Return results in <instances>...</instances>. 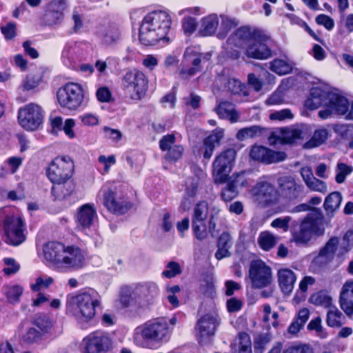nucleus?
<instances>
[{
  "label": "nucleus",
  "instance_id": "47",
  "mask_svg": "<svg viewBox=\"0 0 353 353\" xmlns=\"http://www.w3.org/2000/svg\"><path fill=\"white\" fill-rule=\"evenodd\" d=\"M23 289L19 285H15L9 288L7 292V299L11 303H16L20 301Z\"/></svg>",
  "mask_w": 353,
  "mask_h": 353
},
{
  "label": "nucleus",
  "instance_id": "49",
  "mask_svg": "<svg viewBox=\"0 0 353 353\" xmlns=\"http://www.w3.org/2000/svg\"><path fill=\"white\" fill-rule=\"evenodd\" d=\"M269 342L267 335L260 334L254 338V353H263L265 349V345Z\"/></svg>",
  "mask_w": 353,
  "mask_h": 353
},
{
  "label": "nucleus",
  "instance_id": "38",
  "mask_svg": "<svg viewBox=\"0 0 353 353\" xmlns=\"http://www.w3.org/2000/svg\"><path fill=\"white\" fill-rule=\"evenodd\" d=\"M200 179L197 176H190L187 179L185 187V194L187 196L195 198L200 187Z\"/></svg>",
  "mask_w": 353,
  "mask_h": 353
},
{
  "label": "nucleus",
  "instance_id": "54",
  "mask_svg": "<svg viewBox=\"0 0 353 353\" xmlns=\"http://www.w3.org/2000/svg\"><path fill=\"white\" fill-rule=\"evenodd\" d=\"M3 262L6 265L8 266L3 269V272L6 275L14 274L20 269L19 264L13 258H4Z\"/></svg>",
  "mask_w": 353,
  "mask_h": 353
},
{
  "label": "nucleus",
  "instance_id": "39",
  "mask_svg": "<svg viewBox=\"0 0 353 353\" xmlns=\"http://www.w3.org/2000/svg\"><path fill=\"white\" fill-rule=\"evenodd\" d=\"M343 314L337 308L330 310L327 314L326 322L329 327H339L343 325Z\"/></svg>",
  "mask_w": 353,
  "mask_h": 353
},
{
  "label": "nucleus",
  "instance_id": "58",
  "mask_svg": "<svg viewBox=\"0 0 353 353\" xmlns=\"http://www.w3.org/2000/svg\"><path fill=\"white\" fill-rule=\"evenodd\" d=\"M64 12L56 10H46V16L50 24L60 23L64 18Z\"/></svg>",
  "mask_w": 353,
  "mask_h": 353
},
{
  "label": "nucleus",
  "instance_id": "6",
  "mask_svg": "<svg viewBox=\"0 0 353 353\" xmlns=\"http://www.w3.org/2000/svg\"><path fill=\"white\" fill-rule=\"evenodd\" d=\"M52 327V321L48 314L37 313L30 319V326L23 334L22 340L28 345L40 344L51 332Z\"/></svg>",
  "mask_w": 353,
  "mask_h": 353
},
{
  "label": "nucleus",
  "instance_id": "13",
  "mask_svg": "<svg viewBox=\"0 0 353 353\" xmlns=\"http://www.w3.org/2000/svg\"><path fill=\"white\" fill-rule=\"evenodd\" d=\"M83 353H108L112 348V340L107 332L96 330L83 339Z\"/></svg>",
  "mask_w": 353,
  "mask_h": 353
},
{
  "label": "nucleus",
  "instance_id": "44",
  "mask_svg": "<svg viewBox=\"0 0 353 353\" xmlns=\"http://www.w3.org/2000/svg\"><path fill=\"white\" fill-rule=\"evenodd\" d=\"M43 81V77L40 74H31L26 77L23 82L24 89L31 90L39 85Z\"/></svg>",
  "mask_w": 353,
  "mask_h": 353
},
{
  "label": "nucleus",
  "instance_id": "34",
  "mask_svg": "<svg viewBox=\"0 0 353 353\" xmlns=\"http://www.w3.org/2000/svg\"><path fill=\"white\" fill-rule=\"evenodd\" d=\"M133 290V295L135 299L148 303L150 298L153 297V290L151 286L148 284H138Z\"/></svg>",
  "mask_w": 353,
  "mask_h": 353
},
{
  "label": "nucleus",
  "instance_id": "43",
  "mask_svg": "<svg viewBox=\"0 0 353 353\" xmlns=\"http://www.w3.org/2000/svg\"><path fill=\"white\" fill-rule=\"evenodd\" d=\"M183 148L181 145H174L167 150L165 159L169 162H176L182 157Z\"/></svg>",
  "mask_w": 353,
  "mask_h": 353
},
{
  "label": "nucleus",
  "instance_id": "7",
  "mask_svg": "<svg viewBox=\"0 0 353 353\" xmlns=\"http://www.w3.org/2000/svg\"><path fill=\"white\" fill-rule=\"evenodd\" d=\"M123 89L132 92V100L141 101L145 96L148 90V79L145 73L137 68L128 70L121 79Z\"/></svg>",
  "mask_w": 353,
  "mask_h": 353
},
{
  "label": "nucleus",
  "instance_id": "12",
  "mask_svg": "<svg viewBox=\"0 0 353 353\" xmlns=\"http://www.w3.org/2000/svg\"><path fill=\"white\" fill-rule=\"evenodd\" d=\"M279 199L292 202L301 200L305 195L303 185L291 175L279 176L276 180Z\"/></svg>",
  "mask_w": 353,
  "mask_h": 353
},
{
  "label": "nucleus",
  "instance_id": "56",
  "mask_svg": "<svg viewBox=\"0 0 353 353\" xmlns=\"http://www.w3.org/2000/svg\"><path fill=\"white\" fill-rule=\"evenodd\" d=\"M178 86L173 85L169 92L161 97L160 101L162 103H170L171 108H174L176 102Z\"/></svg>",
  "mask_w": 353,
  "mask_h": 353
},
{
  "label": "nucleus",
  "instance_id": "31",
  "mask_svg": "<svg viewBox=\"0 0 353 353\" xmlns=\"http://www.w3.org/2000/svg\"><path fill=\"white\" fill-rule=\"evenodd\" d=\"M219 26V19L216 14H210L201 20V34L203 37L211 36L216 32Z\"/></svg>",
  "mask_w": 353,
  "mask_h": 353
},
{
  "label": "nucleus",
  "instance_id": "46",
  "mask_svg": "<svg viewBox=\"0 0 353 353\" xmlns=\"http://www.w3.org/2000/svg\"><path fill=\"white\" fill-rule=\"evenodd\" d=\"M327 131L325 129H319L314 131L309 143L312 147H317L323 144L327 139Z\"/></svg>",
  "mask_w": 353,
  "mask_h": 353
},
{
  "label": "nucleus",
  "instance_id": "8",
  "mask_svg": "<svg viewBox=\"0 0 353 353\" xmlns=\"http://www.w3.org/2000/svg\"><path fill=\"white\" fill-rule=\"evenodd\" d=\"M236 157V151L233 148L225 149L216 156L212 165V177L215 183L222 184L228 181Z\"/></svg>",
  "mask_w": 353,
  "mask_h": 353
},
{
  "label": "nucleus",
  "instance_id": "57",
  "mask_svg": "<svg viewBox=\"0 0 353 353\" xmlns=\"http://www.w3.org/2000/svg\"><path fill=\"white\" fill-rule=\"evenodd\" d=\"M288 16L291 20H296V22L298 24H300L301 23V26L314 40L321 43L323 42V39H321L319 37H318L316 34V33L311 29V28L307 25V23L305 21L301 20L299 17H296L294 14H289Z\"/></svg>",
  "mask_w": 353,
  "mask_h": 353
},
{
  "label": "nucleus",
  "instance_id": "59",
  "mask_svg": "<svg viewBox=\"0 0 353 353\" xmlns=\"http://www.w3.org/2000/svg\"><path fill=\"white\" fill-rule=\"evenodd\" d=\"M243 305V303L241 299L235 297H231L226 302L227 310L230 313L236 312L240 311Z\"/></svg>",
  "mask_w": 353,
  "mask_h": 353
},
{
  "label": "nucleus",
  "instance_id": "2",
  "mask_svg": "<svg viewBox=\"0 0 353 353\" xmlns=\"http://www.w3.org/2000/svg\"><path fill=\"white\" fill-rule=\"evenodd\" d=\"M172 17L165 11L154 10L142 19L139 39L145 46L163 47L172 41Z\"/></svg>",
  "mask_w": 353,
  "mask_h": 353
},
{
  "label": "nucleus",
  "instance_id": "5",
  "mask_svg": "<svg viewBox=\"0 0 353 353\" xmlns=\"http://www.w3.org/2000/svg\"><path fill=\"white\" fill-rule=\"evenodd\" d=\"M135 339L145 348L155 349L167 341L169 325L163 318H156L146 321L137 328Z\"/></svg>",
  "mask_w": 353,
  "mask_h": 353
},
{
  "label": "nucleus",
  "instance_id": "53",
  "mask_svg": "<svg viewBox=\"0 0 353 353\" xmlns=\"http://www.w3.org/2000/svg\"><path fill=\"white\" fill-rule=\"evenodd\" d=\"M96 97L101 103H108L113 100L112 92L106 86L99 88L96 92Z\"/></svg>",
  "mask_w": 353,
  "mask_h": 353
},
{
  "label": "nucleus",
  "instance_id": "4",
  "mask_svg": "<svg viewBox=\"0 0 353 353\" xmlns=\"http://www.w3.org/2000/svg\"><path fill=\"white\" fill-rule=\"evenodd\" d=\"M231 37L245 45V54L249 59L266 60L273 55L268 45L271 37L261 28L242 26L234 30Z\"/></svg>",
  "mask_w": 353,
  "mask_h": 353
},
{
  "label": "nucleus",
  "instance_id": "1",
  "mask_svg": "<svg viewBox=\"0 0 353 353\" xmlns=\"http://www.w3.org/2000/svg\"><path fill=\"white\" fill-rule=\"evenodd\" d=\"M43 254L46 264L58 272H73L85 265L84 254L75 245L65 246L61 242L50 241L43 244Z\"/></svg>",
  "mask_w": 353,
  "mask_h": 353
},
{
  "label": "nucleus",
  "instance_id": "24",
  "mask_svg": "<svg viewBox=\"0 0 353 353\" xmlns=\"http://www.w3.org/2000/svg\"><path fill=\"white\" fill-rule=\"evenodd\" d=\"M339 304L347 316L353 315V281H347L343 284L340 292Z\"/></svg>",
  "mask_w": 353,
  "mask_h": 353
},
{
  "label": "nucleus",
  "instance_id": "36",
  "mask_svg": "<svg viewBox=\"0 0 353 353\" xmlns=\"http://www.w3.org/2000/svg\"><path fill=\"white\" fill-rule=\"evenodd\" d=\"M270 69L279 75L289 74L292 70V68L290 63L280 59H275L271 61Z\"/></svg>",
  "mask_w": 353,
  "mask_h": 353
},
{
  "label": "nucleus",
  "instance_id": "21",
  "mask_svg": "<svg viewBox=\"0 0 353 353\" xmlns=\"http://www.w3.org/2000/svg\"><path fill=\"white\" fill-rule=\"evenodd\" d=\"M254 192L267 205L276 204L280 201L278 187L276 188L269 182H258L254 188Z\"/></svg>",
  "mask_w": 353,
  "mask_h": 353
},
{
  "label": "nucleus",
  "instance_id": "50",
  "mask_svg": "<svg viewBox=\"0 0 353 353\" xmlns=\"http://www.w3.org/2000/svg\"><path fill=\"white\" fill-rule=\"evenodd\" d=\"M1 32L7 41L13 40L17 36V26L13 22H8L1 27Z\"/></svg>",
  "mask_w": 353,
  "mask_h": 353
},
{
  "label": "nucleus",
  "instance_id": "55",
  "mask_svg": "<svg viewBox=\"0 0 353 353\" xmlns=\"http://www.w3.org/2000/svg\"><path fill=\"white\" fill-rule=\"evenodd\" d=\"M197 22L191 17H185L182 21V28L186 35H191L196 29Z\"/></svg>",
  "mask_w": 353,
  "mask_h": 353
},
{
  "label": "nucleus",
  "instance_id": "28",
  "mask_svg": "<svg viewBox=\"0 0 353 353\" xmlns=\"http://www.w3.org/2000/svg\"><path fill=\"white\" fill-rule=\"evenodd\" d=\"M339 244V239L337 236H332L329 239L325 245L320 250L319 255L323 257L327 262L334 260L336 252Z\"/></svg>",
  "mask_w": 353,
  "mask_h": 353
},
{
  "label": "nucleus",
  "instance_id": "22",
  "mask_svg": "<svg viewBox=\"0 0 353 353\" xmlns=\"http://www.w3.org/2000/svg\"><path fill=\"white\" fill-rule=\"evenodd\" d=\"M52 183L50 193L54 201H63L68 199L76 189V183L72 178L60 180Z\"/></svg>",
  "mask_w": 353,
  "mask_h": 353
},
{
  "label": "nucleus",
  "instance_id": "15",
  "mask_svg": "<svg viewBox=\"0 0 353 353\" xmlns=\"http://www.w3.org/2000/svg\"><path fill=\"white\" fill-rule=\"evenodd\" d=\"M249 276L254 288L261 289L272 282V270L262 260L252 261L250 265Z\"/></svg>",
  "mask_w": 353,
  "mask_h": 353
},
{
  "label": "nucleus",
  "instance_id": "62",
  "mask_svg": "<svg viewBox=\"0 0 353 353\" xmlns=\"http://www.w3.org/2000/svg\"><path fill=\"white\" fill-rule=\"evenodd\" d=\"M243 88L244 85L238 79H229L228 81V88L233 94H239L243 90Z\"/></svg>",
  "mask_w": 353,
  "mask_h": 353
},
{
  "label": "nucleus",
  "instance_id": "45",
  "mask_svg": "<svg viewBox=\"0 0 353 353\" xmlns=\"http://www.w3.org/2000/svg\"><path fill=\"white\" fill-rule=\"evenodd\" d=\"M133 290L129 286L122 287L119 295V301L123 307L127 308L131 305Z\"/></svg>",
  "mask_w": 353,
  "mask_h": 353
},
{
  "label": "nucleus",
  "instance_id": "14",
  "mask_svg": "<svg viewBox=\"0 0 353 353\" xmlns=\"http://www.w3.org/2000/svg\"><path fill=\"white\" fill-rule=\"evenodd\" d=\"M3 230L9 245L18 246L25 241V224L20 216L6 215L3 220Z\"/></svg>",
  "mask_w": 353,
  "mask_h": 353
},
{
  "label": "nucleus",
  "instance_id": "23",
  "mask_svg": "<svg viewBox=\"0 0 353 353\" xmlns=\"http://www.w3.org/2000/svg\"><path fill=\"white\" fill-rule=\"evenodd\" d=\"M331 94L332 92L326 91L320 87H313L310 90L305 105L310 110H316L321 106L327 108Z\"/></svg>",
  "mask_w": 353,
  "mask_h": 353
},
{
  "label": "nucleus",
  "instance_id": "61",
  "mask_svg": "<svg viewBox=\"0 0 353 353\" xmlns=\"http://www.w3.org/2000/svg\"><path fill=\"white\" fill-rule=\"evenodd\" d=\"M316 23L318 25L323 26L328 30L333 29L334 26V20L325 14H320L316 17Z\"/></svg>",
  "mask_w": 353,
  "mask_h": 353
},
{
  "label": "nucleus",
  "instance_id": "30",
  "mask_svg": "<svg viewBox=\"0 0 353 353\" xmlns=\"http://www.w3.org/2000/svg\"><path fill=\"white\" fill-rule=\"evenodd\" d=\"M310 310L307 307L300 309L296 319L290 323L288 331L292 334H297L305 325L310 317Z\"/></svg>",
  "mask_w": 353,
  "mask_h": 353
},
{
  "label": "nucleus",
  "instance_id": "51",
  "mask_svg": "<svg viewBox=\"0 0 353 353\" xmlns=\"http://www.w3.org/2000/svg\"><path fill=\"white\" fill-rule=\"evenodd\" d=\"M54 282V279L48 276L44 279L41 276H39L36 279V282L32 284L30 288L33 292H39L41 288H48L50 285Z\"/></svg>",
  "mask_w": 353,
  "mask_h": 353
},
{
  "label": "nucleus",
  "instance_id": "42",
  "mask_svg": "<svg viewBox=\"0 0 353 353\" xmlns=\"http://www.w3.org/2000/svg\"><path fill=\"white\" fill-rule=\"evenodd\" d=\"M182 272L181 268L178 262L170 261L165 265V270L161 273L163 277L172 279Z\"/></svg>",
  "mask_w": 353,
  "mask_h": 353
},
{
  "label": "nucleus",
  "instance_id": "64",
  "mask_svg": "<svg viewBox=\"0 0 353 353\" xmlns=\"http://www.w3.org/2000/svg\"><path fill=\"white\" fill-rule=\"evenodd\" d=\"M224 285L225 288V294L227 296H232L235 291H238L241 288L240 283L233 280L225 281Z\"/></svg>",
  "mask_w": 353,
  "mask_h": 353
},
{
  "label": "nucleus",
  "instance_id": "18",
  "mask_svg": "<svg viewBox=\"0 0 353 353\" xmlns=\"http://www.w3.org/2000/svg\"><path fill=\"white\" fill-rule=\"evenodd\" d=\"M349 108L350 101L347 97L341 94L332 92L327 108L321 110L318 115L322 119H326L332 115L345 117Z\"/></svg>",
  "mask_w": 353,
  "mask_h": 353
},
{
  "label": "nucleus",
  "instance_id": "35",
  "mask_svg": "<svg viewBox=\"0 0 353 353\" xmlns=\"http://www.w3.org/2000/svg\"><path fill=\"white\" fill-rule=\"evenodd\" d=\"M264 130V128L258 125L246 127L241 128L238 131L236 137L240 141H243L248 139H252L261 136Z\"/></svg>",
  "mask_w": 353,
  "mask_h": 353
},
{
  "label": "nucleus",
  "instance_id": "10",
  "mask_svg": "<svg viewBox=\"0 0 353 353\" xmlns=\"http://www.w3.org/2000/svg\"><path fill=\"white\" fill-rule=\"evenodd\" d=\"M45 111L38 104L30 103L18 110L17 119L19 124L26 131H35L43 124Z\"/></svg>",
  "mask_w": 353,
  "mask_h": 353
},
{
  "label": "nucleus",
  "instance_id": "20",
  "mask_svg": "<svg viewBox=\"0 0 353 353\" xmlns=\"http://www.w3.org/2000/svg\"><path fill=\"white\" fill-rule=\"evenodd\" d=\"M218 325L216 318L210 314H205L198 320V343L201 345L210 342Z\"/></svg>",
  "mask_w": 353,
  "mask_h": 353
},
{
  "label": "nucleus",
  "instance_id": "60",
  "mask_svg": "<svg viewBox=\"0 0 353 353\" xmlns=\"http://www.w3.org/2000/svg\"><path fill=\"white\" fill-rule=\"evenodd\" d=\"M176 137L174 134L163 136L159 141V148L162 151H166L174 145Z\"/></svg>",
  "mask_w": 353,
  "mask_h": 353
},
{
  "label": "nucleus",
  "instance_id": "3",
  "mask_svg": "<svg viewBox=\"0 0 353 353\" xmlns=\"http://www.w3.org/2000/svg\"><path fill=\"white\" fill-rule=\"evenodd\" d=\"M102 309L101 296L94 290L67 296L65 313L73 317L82 328L94 325L97 312Z\"/></svg>",
  "mask_w": 353,
  "mask_h": 353
},
{
  "label": "nucleus",
  "instance_id": "25",
  "mask_svg": "<svg viewBox=\"0 0 353 353\" xmlns=\"http://www.w3.org/2000/svg\"><path fill=\"white\" fill-rule=\"evenodd\" d=\"M97 216V212L94 205L85 203L78 209L77 214V223L78 227L82 229H89L94 223V219Z\"/></svg>",
  "mask_w": 353,
  "mask_h": 353
},
{
  "label": "nucleus",
  "instance_id": "27",
  "mask_svg": "<svg viewBox=\"0 0 353 353\" xmlns=\"http://www.w3.org/2000/svg\"><path fill=\"white\" fill-rule=\"evenodd\" d=\"M223 138V132L221 130H214L203 141L204 151L203 157L205 159L209 160L212 157L214 149L219 146L222 139Z\"/></svg>",
  "mask_w": 353,
  "mask_h": 353
},
{
  "label": "nucleus",
  "instance_id": "52",
  "mask_svg": "<svg viewBox=\"0 0 353 353\" xmlns=\"http://www.w3.org/2000/svg\"><path fill=\"white\" fill-rule=\"evenodd\" d=\"M313 349L309 344L290 345L285 347L282 353H313Z\"/></svg>",
  "mask_w": 353,
  "mask_h": 353
},
{
  "label": "nucleus",
  "instance_id": "40",
  "mask_svg": "<svg viewBox=\"0 0 353 353\" xmlns=\"http://www.w3.org/2000/svg\"><path fill=\"white\" fill-rule=\"evenodd\" d=\"M238 353H252V343L250 335L245 332L239 333Z\"/></svg>",
  "mask_w": 353,
  "mask_h": 353
},
{
  "label": "nucleus",
  "instance_id": "19",
  "mask_svg": "<svg viewBox=\"0 0 353 353\" xmlns=\"http://www.w3.org/2000/svg\"><path fill=\"white\" fill-rule=\"evenodd\" d=\"M249 155L252 160L267 165L283 161L287 158L285 152L274 151L265 146L258 145L252 146Z\"/></svg>",
  "mask_w": 353,
  "mask_h": 353
},
{
  "label": "nucleus",
  "instance_id": "48",
  "mask_svg": "<svg viewBox=\"0 0 353 353\" xmlns=\"http://www.w3.org/2000/svg\"><path fill=\"white\" fill-rule=\"evenodd\" d=\"M312 236V233L307 228L305 223L302 221L300 224L299 232L295 236L297 242L306 243L309 242Z\"/></svg>",
  "mask_w": 353,
  "mask_h": 353
},
{
  "label": "nucleus",
  "instance_id": "26",
  "mask_svg": "<svg viewBox=\"0 0 353 353\" xmlns=\"http://www.w3.org/2000/svg\"><path fill=\"white\" fill-rule=\"evenodd\" d=\"M278 283L281 292L285 295H290L294 288L296 281L295 273L289 268H281L279 270Z\"/></svg>",
  "mask_w": 353,
  "mask_h": 353
},
{
  "label": "nucleus",
  "instance_id": "17",
  "mask_svg": "<svg viewBox=\"0 0 353 353\" xmlns=\"http://www.w3.org/2000/svg\"><path fill=\"white\" fill-rule=\"evenodd\" d=\"M103 205L113 214L123 215L133 207V203L125 196H119L117 192L108 188L103 194Z\"/></svg>",
  "mask_w": 353,
  "mask_h": 353
},
{
  "label": "nucleus",
  "instance_id": "11",
  "mask_svg": "<svg viewBox=\"0 0 353 353\" xmlns=\"http://www.w3.org/2000/svg\"><path fill=\"white\" fill-rule=\"evenodd\" d=\"M74 162L68 156H57L46 169L48 179L51 183L72 178L74 172Z\"/></svg>",
  "mask_w": 353,
  "mask_h": 353
},
{
  "label": "nucleus",
  "instance_id": "63",
  "mask_svg": "<svg viewBox=\"0 0 353 353\" xmlns=\"http://www.w3.org/2000/svg\"><path fill=\"white\" fill-rule=\"evenodd\" d=\"M294 114L290 109H283L280 111H276L272 113L270 116L271 119H275L279 121H283L286 119H292Z\"/></svg>",
  "mask_w": 353,
  "mask_h": 353
},
{
  "label": "nucleus",
  "instance_id": "32",
  "mask_svg": "<svg viewBox=\"0 0 353 353\" xmlns=\"http://www.w3.org/2000/svg\"><path fill=\"white\" fill-rule=\"evenodd\" d=\"M257 242L261 250L270 251L276 245L277 239L270 231L265 230L260 232Z\"/></svg>",
  "mask_w": 353,
  "mask_h": 353
},
{
  "label": "nucleus",
  "instance_id": "33",
  "mask_svg": "<svg viewBox=\"0 0 353 353\" xmlns=\"http://www.w3.org/2000/svg\"><path fill=\"white\" fill-rule=\"evenodd\" d=\"M321 214L309 213L303 220L305 223L307 228L312 233L317 236L322 235L324 232V229L321 227V223L319 220V216Z\"/></svg>",
  "mask_w": 353,
  "mask_h": 353
},
{
  "label": "nucleus",
  "instance_id": "16",
  "mask_svg": "<svg viewBox=\"0 0 353 353\" xmlns=\"http://www.w3.org/2000/svg\"><path fill=\"white\" fill-rule=\"evenodd\" d=\"M209 206L206 201L197 202L192 215V228L193 234L199 240L206 236V220L208 215Z\"/></svg>",
  "mask_w": 353,
  "mask_h": 353
},
{
  "label": "nucleus",
  "instance_id": "29",
  "mask_svg": "<svg viewBox=\"0 0 353 353\" xmlns=\"http://www.w3.org/2000/svg\"><path fill=\"white\" fill-rule=\"evenodd\" d=\"M342 201V196L339 192H333L326 196L323 207L328 216H333L338 210Z\"/></svg>",
  "mask_w": 353,
  "mask_h": 353
},
{
  "label": "nucleus",
  "instance_id": "37",
  "mask_svg": "<svg viewBox=\"0 0 353 353\" xmlns=\"http://www.w3.org/2000/svg\"><path fill=\"white\" fill-rule=\"evenodd\" d=\"M310 301L315 305L323 306L325 307H330L332 304V297L323 291L312 294Z\"/></svg>",
  "mask_w": 353,
  "mask_h": 353
},
{
  "label": "nucleus",
  "instance_id": "9",
  "mask_svg": "<svg viewBox=\"0 0 353 353\" xmlns=\"http://www.w3.org/2000/svg\"><path fill=\"white\" fill-rule=\"evenodd\" d=\"M57 98L61 107L70 110H76L83 101L84 90L81 85L68 82L58 89Z\"/></svg>",
  "mask_w": 353,
  "mask_h": 353
},
{
  "label": "nucleus",
  "instance_id": "41",
  "mask_svg": "<svg viewBox=\"0 0 353 353\" xmlns=\"http://www.w3.org/2000/svg\"><path fill=\"white\" fill-rule=\"evenodd\" d=\"M302 132L299 129L283 130L281 142L283 144H292L301 137Z\"/></svg>",
  "mask_w": 353,
  "mask_h": 353
}]
</instances>
